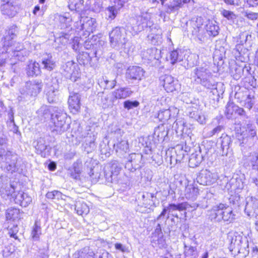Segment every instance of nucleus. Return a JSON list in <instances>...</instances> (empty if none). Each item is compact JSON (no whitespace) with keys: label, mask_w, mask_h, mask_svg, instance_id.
<instances>
[{"label":"nucleus","mask_w":258,"mask_h":258,"mask_svg":"<svg viewBox=\"0 0 258 258\" xmlns=\"http://www.w3.org/2000/svg\"><path fill=\"white\" fill-rule=\"evenodd\" d=\"M191 75L196 84H200L208 89H216L217 84L212 80L209 64L203 63L198 65L193 70Z\"/></svg>","instance_id":"f257e3e1"},{"label":"nucleus","mask_w":258,"mask_h":258,"mask_svg":"<svg viewBox=\"0 0 258 258\" xmlns=\"http://www.w3.org/2000/svg\"><path fill=\"white\" fill-rule=\"evenodd\" d=\"M67 114L62 109L57 107L51 108V122L53 124V131L61 134L70 127V123L67 122Z\"/></svg>","instance_id":"f03ea898"},{"label":"nucleus","mask_w":258,"mask_h":258,"mask_svg":"<svg viewBox=\"0 0 258 258\" xmlns=\"http://www.w3.org/2000/svg\"><path fill=\"white\" fill-rule=\"evenodd\" d=\"M10 46L8 47L2 46L0 49V66H3L6 63L7 58L12 57H18L20 59V56L23 54V46L19 43L16 41L13 42Z\"/></svg>","instance_id":"7ed1b4c3"},{"label":"nucleus","mask_w":258,"mask_h":258,"mask_svg":"<svg viewBox=\"0 0 258 258\" xmlns=\"http://www.w3.org/2000/svg\"><path fill=\"white\" fill-rule=\"evenodd\" d=\"M212 219L217 221L223 220L224 221L231 222L235 219V215L233 213L232 208L229 206H225L224 204H220L212 211Z\"/></svg>","instance_id":"20e7f679"},{"label":"nucleus","mask_w":258,"mask_h":258,"mask_svg":"<svg viewBox=\"0 0 258 258\" xmlns=\"http://www.w3.org/2000/svg\"><path fill=\"white\" fill-rule=\"evenodd\" d=\"M176 184H179L180 187L177 189L178 191L184 190V196L188 200H195L199 195V189L194 184L185 178L177 179L175 181Z\"/></svg>","instance_id":"39448f33"},{"label":"nucleus","mask_w":258,"mask_h":258,"mask_svg":"<svg viewBox=\"0 0 258 258\" xmlns=\"http://www.w3.org/2000/svg\"><path fill=\"white\" fill-rule=\"evenodd\" d=\"M110 42L113 47L123 46L127 40L125 29L123 27H116L109 33Z\"/></svg>","instance_id":"423d86ee"},{"label":"nucleus","mask_w":258,"mask_h":258,"mask_svg":"<svg viewBox=\"0 0 258 258\" xmlns=\"http://www.w3.org/2000/svg\"><path fill=\"white\" fill-rule=\"evenodd\" d=\"M246 126L241 128V132L236 134V138L239 141V145L243 146L246 144L248 139L254 138L256 135L255 126L250 121L245 122Z\"/></svg>","instance_id":"0eeeda50"},{"label":"nucleus","mask_w":258,"mask_h":258,"mask_svg":"<svg viewBox=\"0 0 258 258\" xmlns=\"http://www.w3.org/2000/svg\"><path fill=\"white\" fill-rule=\"evenodd\" d=\"M42 88L41 81L36 80L26 82L25 86L20 89V91L23 95L36 96L40 93Z\"/></svg>","instance_id":"6e6552de"},{"label":"nucleus","mask_w":258,"mask_h":258,"mask_svg":"<svg viewBox=\"0 0 258 258\" xmlns=\"http://www.w3.org/2000/svg\"><path fill=\"white\" fill-rule=\"evenodd\" d=\"M75 26L78 29L84 30L83 35L87 37L95 30L96 22L95 19L85 17L80 22H77Z\"/></svg>","instance_id":"1a4fd4ad"},{"label":"nucleus","mask_w":258,"mask_h":258,"mask_svg":"<svg viewBox=\"0 0 258 258\" xmlns=\"http://www.w3.org/2000/svg\"><path fill=\"white\" fill-rule=\"evenodd\" d=\"M245 178L244 175L239 176V177L232 178L229 182L228 178L225 177L224 181L226 182L224 189L228 192H238L239 190L243 188L244 186Z\"/></svg>","instance_id":"9d476101"},{"label":"nucleus","mask_w":258,"mask_h":258,"mask_svg":"<svg viewBox=\"0 0 258 258\" xmlns=\"http://www.w3.org/2000/svg\"><path fill=\"white\" fill-rule=\"evenodd\" d=\"M3 162H6L5 167L7 171L13 173L17 170V155L11 151H4L0 156Z\"/></svg>","instance_id":"9b49d317"},{"label":"nucleus","mask_w":258,"mask_h":258,"mask_svg":"<svg viewBox=\"0 0 258 258\" xmlns=\"http://www.w3.org/2000/svg\"><path fill=\"white\" fill-rule=\"evenodd\" d=\"M156 194L148 192H144L141 194V197H139V206L151 209L152 207L157 206L156 203L158 204L159 202L157 199Z\"/></svg>","instance_id":"f8f14e48"},{"label":"nucleus","mask_w":258,"mask_h":258,"mask_svg":"<svg viewBox=\"0 0 258 258\" xmlns=\"http://www.w3.org/2000/svg\"><path fill=\"white\" fill-rule=\"evenodd\" d=\"M218 175L216 172H212L206 169L201 171L197 179L200 184L209 185L215 183L218 179Z\"/></svg>","instance_id":"ddd939ff"},{"label":"nucleus","mask_w":258,"mask_h":258,"mask_svg":"<svg viewBox=\"0 0 258 258\" xmlns=\"http://www.w3.org/2000/svg\"><path fill=\"white\" fill-rule=\"evenodd\" d=\"M18 31V28L15 24L8 27L2 38L3 46L8 47L10 46L11 44L15 41L14 39L17 37Z\"/></svg>","instance_id":"4468645a"},{"label":"nucleus","mask_w":258,"mask_h":258,"mask_svg":"<svg viewBox=\"0 0 258 258\" xmlns=\"http://www.w3.org/2000/svg\"><path fill=\"white\" fill-rule=\"evenodd\" d=\"M8 183L9 178L7 176H0V195L3 198L11 197L15 190L14 186Z\"/></svg>","instance_id":"2eb2a0df"},{"label":"nucleus","mask_w":258,"mask_h":258,"mask_svg":"<svg viewBox=\"0 0 258 258\" xmlns=\"http://www.w3.org/2000/svg\"><path fill=\"white\" fill-rule=\"evenodd\" d=\"M10 200L12 199L15 201V203L19 204L22 207H26L32 202V198L28 195V194L24 192L23 191H19L16 194L15 191L12 194L11 197L7 198Z\"/></svg>","instance_id":"dca6fc26"},{"label":"nucleus","mask_w":258,"mask_h":258,"mask_svg":"<svg viewBox=\"0 0 258 258\" xmlns=\"http://www.w3.org/2000/svg\"><path fill=\"white\" fill-rule=\"evenodd\" d=\"M245 213L249 217L258 216V199L253 197L246 198Z\"/></svg>","instance_id":"f3484780"},{"label":"nucleus","mask_w":258,"mask_h":258,"mask_svg":"<svg viewBox=\"0 0 258 258\" xmlns=\"http://www.w3.org/2000/svg\"><path fill=\"white\" fill-rule=\"evenodd\" d=\"M144 70L140 67L130 66L125 73L127 79L133 80H141L144 75Z\"/></svg>","instance_id":"a211bd4d"},{"label":"nucleus","mask_w":258,"mask_h":258,"mask_svg":"<svg viewBox=\"0 0 258 258\" xmlns=\"http://www.w3.org/2000/svg\"><path fill=\"white\" fill-rule=\"evenodd\" d=\"M143 155L141 153H132L129 155L127 158V162L125 164V168L132 171L136 170L140 166Z\"/></svg>","instance_id":"6ab92c4d"},{"label":"nucleus","mask_w":258,"mask_h":258,"mask_svg":"<svg viewBox=\"0 0 258 258\" xmlns=\"http://www.w3.org/2000/svg\"><path fill=\"white\" fill-rule=\"evenodd\" d=\"M81 95L78 93L72 92L70 93L68 103L69 108L73 114L78 113L81 108L80 103Z\"/></svg>","instance_id":"aec40b11"},{"label":"nucleus","mask_w":258,"mask_h":258,"mask_svg":"<svg viewBox=\"0 0 258 258\" xmlns=\"http://www.w3.org/2000/svg\"><path fill=\"white\" fill-rule=\"evenodd\" d=\"M182 207L180 206V203L178 204H171L168 205V206L165 207L161 213L157 217V220L160 219L162 217L164 216L167 213V219L169 218V215H171L173 217L178 218V215L176 212L177 211H181Z\"/></svg>","instance_id":"412c9836"},{"label":"nucleus","mask_w":258,"mask_h":258,"mask_svg":"<svg viewBox=\"0 0 258 258\" xmlns=\"http://www.w3.org/2000/svg\"><path fill=\"white\" fill-rule=\"evenodd\" d=\"M167 0H155V2L159 3L161 2V5L164 6L165 11L168 14L175 13L181 8V0H172L170 1L169 3L165 4V3Z\"/></svg>","instance_id":"4be33fe9"},{"label":"nucleus","mask_w":258,"mask_h":258,"mask_svg":"<svg viewBox=\"0 0 258 258\" xmlns=\"http://www.w3.org/2000/svg\"><path fill=\"white\" fill-rule=\"evenodd\" d=\"M151 15L148 13H143L137 18L138 28L137 31L141 32L145 28L151 27L152 22L150 21Z\"/></svg>","instance_id":"5701e85b"},{"label":"nucleus","mask_w":258,"mask_h":258,"mask_svg":"<svg viewBox=\"0 0 258 258\" xmlns=\"http://www.w3.org/2000/svg\"><path fill=\"white\" fill-rule=\"evenodd\" d=\"M161 80L163 82V87L167 92H172L176 89L178 81L171 76L165 75L161 77Z\"/></svg>","instance_id":"b1692460"},{"label":"nucleus","mask_w":258,"mask_h":258,"mask_svg":"<svg viewBox=\"0 0 258 258\" xmlns=\"http://www.w3.org/2000/svg\"><path fill=\"white\" fill-rule=\"evenodd\" d=\"M98 99L100 105H101L103 108L112 106L115 100L113 96L112 97L110 94L106 93L103 92L98 93Z\"/></svg>","instance_id":"393cba45"},{"label":"nucleus","mask_w":258,"mask_h":258,"mask_svg":"<svg viewBox=\"0 0 258 258\" xmlns=\"http://www.w3.org/2000/svg\"><path fill=\"white\" fill-rule=\"evenodd\" d=\"M108 256L109 253L104 251L99 255L98 258H108ZM74 257L75 258H97L98 256L95 255L93 251L90 250L88 248H85L84 251L75 253Z\"/></svg>","instance_id":"a878e982"},{"label":"nucleus","mask_w":258,"mask_h":258,"mask_svg":"<svg viewBox=\"0 0 258 258\" xmlns=\"http://www.w3.org/2000/svg\"><path fill=\"white\" fill-rule=\"evenodd\" d=\"M113 149L118 156L123 157L124 155L129 152V146L128 142L126 140H121L114 144Z\"/></svg>","instance_id":"bb28decb"},{"label":"nucleus","mask_w":258,"mask_h":258,"mask_svg":"<svg viewBox=\"0 0 258 258\" xmlns=\"http://www.w3.org/2000/svg\"><path fill=\"white\" fill-rule=\"evenodd\" d=\"M52 81V84L48 86L46 89L47 99L49 103H52L55 101L58 89L57 81L53 79Z\"/></svg>","instance_id":"cd10ccee"},{"label":"nucleus","mask_w":258,"mask_h":258,"mask_svg":"<svg viewBox=\"0 0 258 258\" xmlns=\"http://www.w3.org/2000/svg\"><path fill=\"white\" fill-rule=\"evenodd\" d=\"M35 149L37 153L43 157H46L50 154V148L48 144H46L43 138H40L38 140Z\"/></svg>","instance_id":"c85d7f7f"},{"label":"nucleus","mask_w":258,"mask_h":258,"mask_svg":"<svg viewBox=\"0 0 258 258\" xmlns=\"http://www.w3.org/2000/svg\"><path fill=\"white\" fill-rule=\"evenodd\" d=\"M133 92L130 88L121 87L115 90L112 92V95L114 97L115 100L124 99L131 96Z\"/></svg>","instance_id":"c756f323"},{"label":"nucleus","mask_w":258,"mask_h":258,"mask_svg":"<svg viewBox=\"0 0 258 258\" xmlns=\"http://www.w3.org/2000/svg\"><path fill=\"white\" fill-rule=\"evenodd\" d=\"M151 32L148 35L149 40L154 45L161 42L162 32L160 29L157 28L156 26H153L151 28Z\"/></svg>","instance_id":"7c9ffc66"},{"label":"nucleus","mask_w":258,"mask_h":258,"mask_svg":"<svg viewBox=\"0 0 258 258\" xmlns=\"http://www.w3.org/2000/svg\"><path fill=\"white\" fill-rule=\"evenodd\" d=\"M160 52V50H158L156 48H152L143 51L142 55L143 58L145 59L153 61L154 60H158L159 59Z\"/></svg>","instance_id":"2f4dec72"},{"label":"nucleus","mask_w":258,"mask_h":258,"mask_svg":"<svg viewBox=\"0 0 258 258\" xmlns=\"http://www.w3.org/2000/svg\"><path fill=\"white\" fill-rule=\"evenodd\" d=\"M203 160V156L200 151L193 153L189 159V166L194 168L198 166Z\"/></svg>","instance_id":"473e14b6"},{"label":"nucleus","mask_w":258,"mask_h":258,"mask_svg":"<svg viewBox=\"0 0 258 258\" xmlns=\"http://www.w3.org/2000/svg\"><path fill=\"white\" fill-rule=\"evenodd\" d=\"M42 65L43 69L49 71L53 70L56 66L55 61L52 58V55L49 54L42 58Z\"/></svg>","instance_id":"72a5a7b5"},{"label":"nucleus","mask_w":258,"mask_h":258,"mask_svg":"<svg viewBox=\"0 0 258 258\" xmlns=\"http://www.w3.org/2000/svg\"><path fill=\"white\" fill-rule=\"evenodd\" d=\"M95 140L96 138L94 135H90L85 138L83 146L88 153L91 152L95 148Z\"/></svg>","instance_id":"f704fd0d"},{"label":"nucleus","mask_w":258,"mask_h":258,"mask_svg":"<svg viewBox=\"0 0 258 258\" xmlns=\"http://www.w3.org/2000/svg\"><path fill=\"white\" fill-rule=\"evenodd\" d=\"M2 12L3 15L13 17L17 13V8L11 3H7L2 6Z\"/></svg>","instance_id":"c9c22d12"},{"label":"nucleus","mask_w":258,"mask_h":258,"mask_svg":"<svg viewBox=\"0 0 258 258\" xmlns=\"http://www.w3.org/2000/svg\"><path fill=\"white\" fill-rule=\"evenodd\" d=\"M121 168V165L117 161H114L112 163L110 167L111 182L117 180V176L119 175Z\"/></svg>","instance_id":"e433bc0d"},{"label":"nucleus","mask_w":258,"mask_h":258,"mask_svg":"<svg viewBox=\"0 0 258 258\" xmlns=\"http://www.w3.org/2000/svg\"><path fill=\"white\" fill-rule=\"evenodd\" d=\"M75 209L79 215H87L89 212V208L82 201H77L75 204Z\"/></svg>","instance_id":"4c0bfd02"},{"label":"nucleus","mask_w":258,"mask_h":258,"mask_svg":"<svg viewBox=\"0 0 258 258\" xmlns=\"http://www.w3.org/2000/svg\"><path fill=\"white\" fill-rule=\"evenodd\" d=\"M27 74L29 76H37L40 74V65L36 61H31L28 65Z\"/></svg>","instance_id":"58836bf2"},{"label":"nucleus","mask_w":258,"mask_h":258,"mask_svg":"<svg viewBox=\"0 0 258 258\" xmlns=\"http://www.w3.org/2000/svg\"><path fill=\"white\" fill-rule=\"evenodd\" d=\"M3 255L4 258H18V253L12 244L5 247L3 251Z\"/></svg>","instance_id":"ea45409f"},{"label":"nucleus","mask_w":258,"mask_h":258,"mask_svg":"<svg viewBox=\"0 0 258 258\" xmlns=\"http://www.w3.org/2000/svg\"><path fill=\"white\" fill-rule=\"evenodd\" d=\"M82 166V162L80 160H77L73 165L72 169H69L71 176L77 179L80 176L81 169Z\"/></svg>","instance_id":"a19ab883"},{"label":"nucleus","mask_w":258,"mask_h":258,"mask_svg":"<svg viewBox=\"0 0 258 258\" xmlns=\"http://www.w3.org/2000/svg\"><path fill=\"white\" fill-rule=\"evenodd\" d=\"M172 110L174 111L176 113L178 112V110L174 107L170 108L167 109L161 110L158 113L157 117L161 121L168 120L171 115V112Z\"/></svg>","instance_id":"79ce46f5"},{"label":"nucleus","mask_w":258,"mask_h":258,"mask_svg":"<svg viewBox=\"0 0 258 258\" xmlns=\"http://www.w3.org/2000/svg\"><path fill=\"white\" fill-rule=\"evenodd\" d=\"M41 235V224L38 221H36L34 225L32 227L31 237L33 240L38 241L40 236Z\"/></svg>","instance_id":"37998d69"},{"label":"nucleus","mask_w":258,"mask_h":258,"mask_svg":"<svg viewBox=\"0 0 258 258\" xmlns=\"http://www.w3.org/2000/svg\"><path fill=\"white\" fill-rule=\"evenodd\" d=\"M19 213L20 212L18 209L14 208L8 209L6 212V220L14 221L18 218Z\"/></svg>","instance_id":"c03bdc74"},{"label":"nucleus","mask_w":258,"mask_h":258,"mask_svg":"<svg viewBox=\"0 0 258 258\" xmlns=\"http://www.w3.org/2000/svg\"><path fill=\"white\" fill-rule=\"evenodd\" d=\"M168 61H169L170 63L174 64L178 61H180L182 60V57L181 54L179 53L177 50L172 51L168 56L167 57Z\"/></svg>","instance_id":"a18cd8bd"},{"label":"nucleus","mask_w":258,"mask_h":258,"mask_svg":"<svg viewBox=\"0 0 258 258\" xmlns=\"http://www.w3.org/2000/svg\"><path fill=\"white\" fill-rule=\"evenodd\" d=\"M84 1L83 0H71L69 8L71 11L80 12L83 7Z\"/></svg>","instance_id":"49530a36"},{"label":"nucleus","mask_w":258,"mask_h":258,"mask_svg":"<svg viewBox=\"0 0 258 258\" xmlns=\"http://www.w3.org/2000/svg\"><path fill=\"white\" fill-rule=\"evenodd\" d=\"M216 23V22H209L207 25V31L209 35L215 37L219 34V27Z\"/></svg>","instance_id":"de8ad7c7"},{"label":"nucleus","mask_w":258,"mask_h":258,"mask_svg":"<svg viewBox=\"0 0 258 258\" xmlns=\"http://www.w3.org/2000/svg\"><path fill=\"white\" fill-rule=\"evenodd\" d=\"M241 244V239H235L234 240L232 239L231 243V247L232 248V250L237 251L238 253H243L245 250V248L242 247Z\"/></svg>","instance_id":"09e8293b"},{"label":"nucleus","mask_w":258,"mask_h":258,"mask_svg":"<svg viewBox=\"0 0 258 258\" xmlns=\"http://www.w3.org/2000/svg\"><path fill=\"white\" fill-rule=\"evenodd\" d=\"M119 10V9L117 8L116 5L108 7L106 10L108 19L113 20L116 17Z\"/></svg>","instance_id":"8fccbe9b"},{"label":"nucleus","mask_w":258,"mask_h":258,"mask_svg":"<svg viewBox=\"0 0 258 258\" xmlns=\"http://www.w3.org/2000/svg\"><path fill=\"white\" fill-rule=\"evenodd\" d=\"M184 254L186 257H188L189 258H196L198 255L196 247L185 245Z\"/></svg>","instance_id":"3c124183"},{"label":"nucleus","mask_w":258,"mask_h":258,"mask_svg":"<svg viewBox=\"0 0 258 258\" xmlns=\"http://www.w3.org/2000/svg\"><path fill=\"white\" fill-rule=\"evenodd\" d=\"M53 106H48L47 105H42L38 110L37 113L39 116H43L46 118L49 116L50 113L51 114V108Z\"/></svg>","instance_id":"603ef678"},{"label":"nucleus","mask_w":258,"mask_h":258,"mask_svg":"<svg viewBox=\"0 0 258 258\" xmlns=\"http://www.w3.org/2000/svg\"><path fill=\"white\" fill-rule=\"evenodd\" d=\"M185 124V122L183 119H177L173 123V127L174 128L177 133H181L183 132Z\"/></svg>","instance_id":"864d4df0"},{"label":"nucleus","mask_w":258,"mask_h":258,"mask_svg":"<svg viewBox=\"0 0 258 258\" xmlns=\"http://www.w3.org/2000/svg\"><path fill=\"white\" fill-rule=\"evenodd\" d=\"M222 16L226 18L230 23H234L236 19V16L233 12L225 9L221 11Z\"/></svg>","instance_id":"5fc2aeb1"},{"label":"nucleus","mask_w":258,"mask_h":258,"mask_svg":"<svg viewBox=\"0 0 258 258\" xmlns=\"http://www.w3.org/2000/svg\"><path fill=\"white\" fill-rule=\"evenodd\" d=\"M63 196L64 195H63L61 192L55 190L48 191L46 195V197L47 199L52 200L63 199Z\"/></svg>","instance_id":"6e6d98bb"},{"label":"nucleus","mask_w":258,"mask_h":258,"mask_svg":"<svg viewBox=\"0 0 258 258\" xmlns=\"http://www.w3.org/2000/svg\"><path fill=\"white\" fill-rule=\"evenodd\" d=\"M154 134L155 136L162 139L167 135V133L165 131L164 126L161 125L155 128Z\"/></svg>","instance_id":"4d7b16f0"},{"label":"nucleus","mask_w":258,"mask_h":258,"mask_svg":"<svg viewBox=\"0 0 258 258\" xmlns=\"http://www.w3.org/2000/svg\"><path fill=\"white\" fill-rule=\"evenodd\" d=\"M235 107H237V105L232 103H229L226 105L225 113L228 118L231 117V116L235 113L236 110Z\"/></svg>","instance_id":"13d9d810"},{"label":"nucleus","mask_w":258,"mask_h":258,"mask_svg":"<svg viewBox=\"0 0 258 258\" xmlns=\"http://www.w3.org/2000/svg\"><path fill=\"white\" fill-rule=\"evenodd\" d=\"M231 143V138L227 135H225L221 137V145L223 150L228 149Z\"/></svg>","instance_id":"bf43d9fd"},{"label":"nucleus","mask_w":258,"mask_h":258,"mask_svg":"<svg viewBox=\"0 0 258 258\" xmlns=\"http://www.w3.org/2000/svg\"><path fill=\"white\" fill-rule=\"evenodd\" d=\"M139 105V102L138 101H132L127 100L124 102L123 106L127 110L133 109V108L137 107Z\"/></svg>","instance_id":"052dcab7"},{"label":"nucleus","mask_w":258,"mask_h":258,"mask_svg":"<svg viewBox=\"0 0 258 258\" xmlns=\"http://www.w3.org/2000/svg\"><path fill=\"white\" fill-rule=\"evenodd\" d=\"M254 96L253 95H247L245 100L244 106L249 109H251L254 104Z\"/></svg>","instance_id":"680f3d73"},{"label":"nucleus","mask_w":258,"mask_h":258,"mask_svg":"<svg viewBox=\"0 0 258 258\" xmlns=\"http://www.w3.org/2000/svg\"><path fill=\"white\" fill-rule=\"evenodd\" d=\"M100 150L102 154L106 156H109L110 155L109 147L105 143H102L100 145Z\"/></svg>","instance_id":"e2e57ef3"},{"label":"nucleus","mask_w":258,"mask_h":258,"mask_svg":"<svg viewBox=\"0 0 258 258\" xmlns=\"http://www.w3.org/2000/svg\"><path fill=\"white\" fill-rule=\"evenodd\" d=\"M251 167L252 170L256 172V177L252 178V181L258 185V163H250L249 164Z\"/></svg>","instance_id":"0e129e2a"},{"label":"nucleus","mask_w":258,"mask_h":258,"mask_svg":"<svg viewBox=\"0 0 258 258\" xmlns=\"http://www.w3.org/2000/svg\"><path fill=\"white\" fill-rule=\"evenodd\" d=\"M8 231V234L11 237L15 239L17 238V234L18 232V227L17 225H14L13 227L10 228Z\"/></svg>","instance_id":"69168bd1"},{"label":"nucleus","mask_w":258,"mask_h":258,"mask_svg":"<svg viewBox=\"0 0 258 258\" xmlns=\"http://www.w3.org/2000/svg\"><path fill=\"white\" fill-rule=\"evenodd\" d=\"M8 124L9 126L10 130L11 131H12L17 135L19 136V137H21V132L19 131L18 127L15 124V122H12V123H10Z\"/></svg>","instance_id":"338daca9"},{"label":"nucleus","mask_w":258,"mask_h":258,"mask_svg":"<svg viewBox=\"0 0 258 258\" xmlns=\"http://www.w3.org/2000/svg\"><path fill=\"white\" fill-rule=\"evenodd\" d=\"M192 27L193 28V30L191 31L192 35L198 36L199 32L202 30V27L198 26L196 22H193L192 23Z\"/></svg>","instance_id":"774afa93"}]
</instances>
